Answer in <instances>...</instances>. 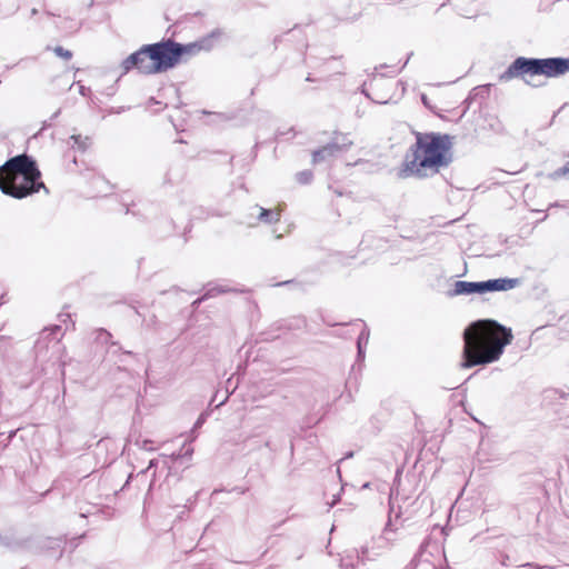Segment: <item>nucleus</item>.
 I'll list each match as a JSON object with an SVG mask.
<instances>
[{
    "mask_svg": "<svg viewBox=\"0 0 569 569\" xmlns=\"http://www.w3.org/2000/svg\"><path fill=\"white\" fill-rule=\"evenodd\" d=\"M62 538L37 536L23 541H11L8 537H0V545L10 549L23 548L31 552H50L59 550L58 558L62 556Z\"/></svg>",
    "mask_w": 569,
    "mask_h": 569,
    "instance_id": "obj_6",
    "label": "nucleus"
},
{
    "mask_svg": "<svg viewBox=\"0 0 569 569\" xmlns=\"http://www.w3.org/2000/svg\"><path fill=\"white\" fill-rule=\"evenodd\" d=\"M192 453H193V449L191 447H188V448H186L183 453H180L177 457L191 459Z\"/></svg>",
    "mask_w": 569,
    "mask_h": 569,
    "instance_id": "obj_22",
    "label": "nucleus"
},
{
    "mask_svg": "<svg viewBox=\"0 0 569 569\" xmlns=\"http://www.w3.org/2000/svg\"><path fill=\"white\" fill-rule=\"evenodd\" d=\"M204 420H206L204 415H200V416H199V418L197 419V421H196V423H194L193 428H199V427H201V426H202V423L204 422Z\"/></svg>",
    "mask_w": 569,
    "mask_h": 569,
    "instance_id": "obj_24",
    "label": "nucleus"
},
{
    "mask_svg": "<svg viewBox=\"0 0 569 569\" xmlns=\"http://www.w3.org/2000/svg\"><path fill=\"white\" fill-rule=\"evenodd\" d=\"M549 177L553 180L560 179V178H567L569 179V161L566 162L562 167L558 168L553 172L549 174Z\"/></svg>",
    "mask_w": 569,
    "mask_h": 569,
    "instance_id": "obj_18",
    "label": "nucleus"
},
{
    "mask_svg": "<svg viewBox=\"0 0 569 569\" xmlns=\"http://www.w3.org/2000/svg\"><path fill=\"white\" fill-rule=\"evenodd\" d=\"M331 142L337 146L339 153L348 151L353 144V141L349 139L348 134L340 132H335V138Z\"/></svg>",
    "mask_w": 569,
    "mask_h": 569,
    "instance_id": "obj_15",
    "label": "nucleus"
},
{
    "mask_svg": "<svg viewBox=\"0 0 569 569\" xmlns=\"http://www.w3.org/2000/svg\"><path fill=\"white\" fill-rule=\"evenodd\" d=\"M538 58L518 57L499 76L501 82H508L516 78L525 80L526 76H539Z\"/></svg>",
    "mask_w": 569,
    "mask_h": 569,
    "instance_id": "obj_7",
    "label": "nucleus"
},
{
    "mask_svg": "<svg viewBox=\"0 0 569 569\" xmlns=\"http://www.w3.org/2000/svg\"><path fill=\"white\" fill-rule=\"evenodd\" d=\"M79 92L81 96H87L90 92V88H87L84 86L79 87Z\"/></svg>",
    "mask_w": 569,
    "mask_h": 569,
    "instance_id": "obj_26",
    "label": "nucleus"
},
{
    "mask_svg": "<svg viewBox=\"0 0 569 569\" xmlns=\"http://www.w3.org/2000/svg\"><path fill=\"white\" fill-rule=\"evenodd\" d=\"M358 18H359V14H355L353 17L348 18V19L351 20V21H356Z\"/></svg>",
    "mask_w": 569,
    "mask_h": 569,
    "instance_id": "obj_33",
    "label": "nucleus"
},
{
    "mask_svg": "<svg viewBox=\"0 0 569 569\" xmlns=\"http://www.w3.org/2000/svg\"><path fill=\"white\" fill-rule=\"evenodd\" d=\"M37 13H38V10H37L36 8H33V9L31 10V16H36Z\"/></svg>",
    "mask_w": 569,
    "mask_h": 569,
    "instance_id": "obj_34",
    "label": "nucleus"
},
{
    "mask_svg": "<svg viewBox=\"0 0 569 569\" xmlns=\"http://www.w3.org/2000/svg\"><path fill=\"white\" fill-rule=\"evenodd\" d=\"M53 52L64 59V60H70L72 58V52L70 50H67L64 49L63 47H60V46H57L54 49H53Z\"/></svg>",
    "mask_w": 569,
    "mask_h": 569,
    "instance_id": "obj_20",
    "label": "nucleus"
},
{
    "mask_svg": "<svg viewBox=\"0 0 569 569\" xmlns=\"http://www.w3.org/2000/svg\"><path fill=\"white\" fill-rule=\"evenodd\" d=\"M97 340L103 343H110L112 347H118L119 350H121V347L118 345V342L111 341V333L107 331L106 329H98L97 330Z\"/></svg>",
    "mask_w": 569,
    "mask_h": 569,
    "instance_id": "obj_17",
    "label": "nucleus"
},
{
    "mask_svg": "<svg viewBox=\"0 0 569 569\" xmlns=\"http://www.w3.org/2000/svg\"><path fill=\"white\" fill-rule=\"evenodd\" d=\"M157 466H158V460L157 459H151L149 461V465H148L147 469L142 470L141 473H146L147 471H149L152 468H156Z\"/></svg>",
    "mask_w": 569,
    "mask_h": 569,
    "instance_id": "obj_23",
    "label": "nucleus"
},
{
    "mask_svg": "<svg viewBox=\"0 0 569 569\" xmlns=\"http://www.w3.org/2000/svg\"><path fill=\"white\" fill-rule=\"evenodd\" d=\"M362 488H369V482H366Z\"/></svg>",
    "mask_w": 569,
    "mask_h": 569,
    "instance_id": "obj_38",
    "label": "nucleus"
},
{
    "mask_svg": "<svg viewBox=\"0 0 569 569\" xmlns=\"http://www.w3.org/2000/svg\"><path fill=\"white\" fill-rule=\"evenodd\" d=\"M306 80L307 81H313L312 77H310V76H308Z\"/></svg>",
    "mask_w": 569,
    "mask_h": 569,
    "instance_id": "obj_36",
    "label": "nucleus"
},
{
    "mask_svg": "<svg viewBox=\"0 0 569 569\" xmlns=\"http://www.w3.org/2000/svg\"><path fill=\"white\" fill-rule=\"evenodd\" d=\"M413 136L416 140L403 157L398 178H432L452 163V136L433 131H413Z\"/></svg>",
    "mask_w": 569,
    "mask_h": 569,
    "instance_id": "obj_1",
    "label": "nucleus"
},
{
    "mask_svg": "<svg viewBox=\"0 0 569 569\" xmlns=\"http://www.w3.org/2000/svg\"><path fill=\"white\" fill-rule=\"evenodd\" d=\"M519 284L520 279L518 278H498L475 282L458 280L455 282L452 291H450L448 295L450 297L467 296L473 293L483 295L487 292L511 290Z\"/></svg>",
    "mask_w": 569,
    "mask_h": 569,
    "instance_id": "obj_4",
    "label": "nucleus"
},
{
    "mask_svg": "<svg viewBox=\"0 0 569 569\" xmlns=\"http://www.w3.org/2000/svg\"><path fill=\"white\" fill-rule=\"evenodd\" d=\"M556 116H557V113L552 114V119H551V121H550L549 126L552 123V121H553V119L556 118Z\"/></svg>",
    "mask_w": 569,
    "mask_h": 569,
    "instance_id": "obj_37",
    "label": "nucleus"
},
{
    "mask_svg": "<svg viewBox=\"0 0 569 569\" xmlns=\"http://www.w3.org/2000/svg\"><path fill=\"white\" fill-rule=\"evenodd\" d=\"M411 56H412V53H410V54H409V57L407 58V60L405 61V63L402 64V67H401V68H405V67L408 64V61H409V59H410V57H411Z\"/></svg>",
    "mask_w": 569,
    "mask_h": 569,
    "instance_id": "obj_31",
    "label": "nucleus"
},
{
    "mask_svg": "<svg viewBox=\"0 0 569 569\" xmlns=\"http://www.w3.org/2000/svg\"><path fill=\"white\" fill-rule=\"evenodd\" d=\"M36 160L23 153L7 160L0 167V190L16 199H22L47 188L40 180Z\"/></svg>",
    "mask_w": 569,
    "mask_h": 569,
    "instance_id": "obj_3",
    "label": "nucleus"
},
{
    "mask_svg": "<svg viewBox=\"0 0 569 569\" xmlns=\"http://www.w3.org/2000/svg\"><path fill=\"white\" fill-rule=\"evenodd\" d=\"M121 68L123 70L122 73H128L129 71L137 69L142 74H153V71L150 69L148 52H146V44L136 52L128 56L121 62Z\"/></svg>",
    "mask_w": 569,
    "mask_h": 569,
    "instance_id": "obj_10",
    "label": "nucleus"
},
{
    "mask_svg": "<svg viewBox=\"0 0 569 569\" xmlns=\"http://www.w3.org/2000/svg\"><path fill=\"white\" fill-rule=\"evenodd\" d=\"M293 282H295L293 280H287V281L279 282L276 286H287V284H291Z\"/></svg>",
    "mask_w": 569,
    "mask_h": 569,
    "instance_id": "obj_28",
    "label": "nucleus"
},
{
    "mask_svg": "<svg viewBox=\"0 0 569 569\" xmlns=\"http://www.w3.org/2000/svg\"><path fill=\"white\" fill-rule=\"evenodd\" d=\"M510 328L492 319H479L463 330L461 367L469 369L497 361L511 343Z\"/></svg>",
    "mask_w": 569,
    "mask_h": 569,
    "instance_id": "obj_2",
    "label": "nucleus"
},
{
    "mask_svg": "<svg viewBox=\"0 0 569 569\" xmlns=\"http://www.w3.org/2000/svg\"><path fill=\"white\" fill-rule=\"evenodd\" d=\"M352 456H353V452H352V451H350V452H348V453L345 456V458H343V459L351 458Z\"/></svg>",
    "mask_w": 569,
    "mask_h": 569,
    "instance_id": "obj_32",
    "label": "nucleus"
},
{
    "mask_svg": "<svg viewBox=\"0 0 569 569\" xmlns=\"http://www.w3.org/2000/svg\"><path fill=\"white\" fill-rule=\"evenodd\" d=\"M251 209L258 211V221L266 224H272L280 220V213L274 210L266 209L258 204L253 206Z\"/></svg>",
    "mask_w": 569,
    "mask_h": 569,
    "instance_id": "obj_12",
    "label": "nucleus"
},
{
    "mask_svg": "<svg viewBox=\"0 0 569 569\" xmlns=\"http://www.w3.org/2000/svg\"><path fill=\"white\" fill-rule=\"evenodd\" d=\"M91 144V139L89 137H82L81 134H72L68 140H67V146L74 150V151H79L81 153L86 152L88 150V148L90 147Z\"/></svg>",
    "mask_w": 569,
    "mask_h": 569,
    "instance_id": "obj_13",
    "label": "nucleus"
},
{
    "mask_svg": "<svg viewBox=\"0 0 569 569\" xmlns=\"http://www.w3.org/2000/svg\"><path fill=\"white\" fill-rule=\"evenodd\" d=\"M538 73L547 78H557L569 72V58H538Z\"/></svg>",
    "mask_w": 569,
    "mask_h": 569,
    "instance_id": "obj_9",
    "label": "nucleus"
},
{
    "mask_svg": "<svg viewBox=\"0 0 569 569\" xmlns=\"http://www.w3.org/2000/svg\"><path fill=\"white\" fill-rule=\"evenodd\" d=\"M146 52L153 74L166 72L177 64V53L172 51L170 39L146 44Z\"/></svg>",
    "mask_w": 569,
    "mask_h": 569,
    "instance_id": "obj_5",
    "label": "nucleus"
},
{
    "mask_svg": "<svg viewBox=\"0 0 569 569\" xmlns=\"http://www.w3.org/2000/svg\"><path fill=\"white\" fill-rule=\"evenodd\" d=\"M313 178L312 171L303 170L296 174V179L300 184H308Z\"/></svg>",
    "mask_w": 569,
    "mask_h": 569,
    "instance_id": "obj_19",
    "label": "nucleus"
},
{
    "mask_svg": "<svg viewBox=\"0 0 569 569\" xmlns=\"http://www.w3.org/2000/svg\"><path fill=\"white\" fill-rule=\"evenodd\" d=\"M222 34L223 31L221 29H214L208 36L201 38L196 42L182 44L171 40L172 51L177 53V63L184 54L192 56L200 51H210L214 46V41L219 39Z\"/></svg>",
    "mask_w": 569,
    "mask_h": 569,
    "instance_id": "obj_8",
    "label": "nucleus"
},
{
    "mask_svg": "<svg viewBox=\"0 0 569 569\" xmlns=\"http://www.w3.org/2000/svg\"><path fill=\"white\" fill-rule=\"evenodd\" d=\"M527 566H529V567H535L536 569H548V568H549V567H547V566L541 567V566L532 565V563H527Z\"/></svg>",
    "mask_w": 569,
    "mask_h": 569,
    "instance_id": "obj_29",
    "label": "nucleus"
},
{
    "mask_svg": "<svg viewBox=\"0 0 569 569\" xmlns=\"http://www.w3.org/2000/svg\"><path fill=\"white\" fill-rule=\"evenodd\" d=\"M284 134H286V132H282V131L277 132V137L284 136Z\"/></svg>",
    "mask_w": 569,
    "mask_h": 569,
    "instance_id": "obj_35",
    "label": "nucleus"
},
{
    "mask_svg": "<svg viewBox=\"0 0 569 569\" xmlns=\"http://www.w3.org/2000/svg\"><path fill=\"white\" fill-rule=\"evenodd\" d=\"M59 114H60V109H59V110H57V111L52 114L51 120L56 119Z\"/></svg>",
    "mask_w": 569,
    "mask_h": 569,
    "instance_id": "obj_30",
    "label": "nucleus"
},
{
    "mask_svg": "<svg viewBox=\"0 0 569 569\" xmlns=\"http://www.w3.org/2000/svg\"><path fill=\"white\" fill-rule=\"evenodd\" d=\"M369 341V330L365 326L360 335L357 339V357L359 360H363L365 358V347L368 345Z\"/></svg>",
    "mask_w": 569,
    "mask_h": 569,
    "instance_id": "obj_16",
    "label": "nucleus"
},
{
    "mask_svg": "<svg viewBox=\"0 0 569 569\" xmlns=\"http://www.w3.org/2000/svg\"><path fill=\"white\" fill-rule=\"evenodd\" d=\"M61 331V326L59 325H54L50 328H46L43 331H42V336L46 335V338H49L50 336H56L58 332Z\"/></svg>",
    "mask_w": 569,
    "mask_h": 569,
    "instance_id": "obj_21",
    "label": "nucleus"
},
{
    "mask_svg": "<svg viewBox=\"0 0 569 569\" xmlns=\"http://www.w3.org/2000/svg\"><path fill=\"white\" fill-rule=\"evenodd\" d=\"M368 552H369V549L367 546H362L360 548V553H361V557L365 559V558H368Z\"/></svg>",
    "mask_w": 569,
    "mask_h": 569,
    "instance_id": "obj_25",
    "label": "nucleus"
},
{
    "mask_svg": "<svg viewBox=\"0 0 569 569\" xmlns=\"http://www.w3.org/2000/svg\"><path fill=\"white\" fill-rule=\"evenodd\" d=\"M131 479H132V473L129 475V477H128L126 483L122 486L121 490H124L129 486Z\"/></svg>",
    "mask_w": 569,
    "mask_h": 569,
    "instance_id": "obj_27",
    "label": "nucleus"
},
{
    "mask_svg": "<svg viewBox=\"0 0 569 569\" xmlns=\"http://www.w3.org/2000/svg\"><path fill=\"white\" fill-rule=\"evenodd\" d=\"M338 154L339 151H337V146H335L332 142H329L312 152V163L317 164L328 161L332 158H336Z\"/></svg>",
    "mask_w": 569,
    "mask_h": 569,
    "instance_id": "obj_11",
    "label": "nucleus"
},
{
    "mask_svg": "<svg viewBox=\"0 0 569 569\" xmlns=\"http://www.w3.org/2000/svg\"><path fill=\"white\" fill-rule=\"evenodd\" d=\"M230 291H232L231 288H229L227 286H222V284H216V286L209 287L200 298H198L197 300L193 301L192 305L199 306L202 301H204L207 299H210V298L217 297L221 293H227Z\"/></svg>",
    "mask_w": 569,
    "mask_h": 569,
    "instance_id": "obj_14",
    "label": "nucleus"
}]
</instances>
